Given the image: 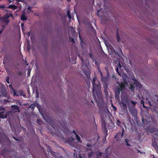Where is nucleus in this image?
Here are the masks:
<instances>
[{"label":"nucleus","instance_id":"nucleus-1","mask_svg":"<svg viewBox=\"0 0 158 158\" xmlns=\"http://www.w3.org/2000/svg\"><path fill=\"white\" fill-rule=\"evenodd\" d=\"M97 78L96 77H95L93 79L92 81V83L93 88L92 90L93 95L95 96V93L96 94L97 97H100L101 96V85L100 83L97 81L96 82Z\"/></svg>","mask_w":158,"mask_h":158},{"label":"nucleus","instance_id":"nucleus-2","mask_svg":"<svg viewBox=\"0 0 158 158\" xmlns=\"http://www.w3.org/2000/svg\"><path fill=\"white\" fill-rule=\"evenodd\" d=\"M117 84L118 85V87L116 88L115 91V97L119 98V95L120 92H123L126 88L125 85L122 82L120 83L117 82Z\"/></svg>","mask_w":158,"mask_h":158},{"label":"nucleus","instance_id":"nucleus-3","mask_svg":"<svg viewBox=\"0 0 158 158\" xmlns=\"http://www.w3.org/2000/svg\"><path fill=\"white\" fill-rule=\"evenodd\" d=\"M11 112L7 111L4 108L0 106V118L4 119L7 118V116Z\"/></svg>","mask_w":158,"mask_h":158},{"label":"nucleus","instance_id":"nucleus-4","mask_svg":"<svg viewBox=\"0 0 158 158\" xmlns=\"http://www.w3.org/2000/svg\"><path fill=\"white\" fill-rule=\"evenodd\" d=\"M98 106L99 109L101 110L103 109L104 110L109 111L106 103L104 102L103 100L101 101V103L98 102Z\"/></svg>","mask_w":158,"mask_h":158},{"label":"nucleus","instance_id":"nucleus-5","mask_svg":"<svg viewBox=\"0 0 158 158\" xmlns=\"http://www.w3.org/2000/svg\"><path fill=\"white\" fill-rule=\"evenodd\" d=\"M13 17V15L12 14H10V15H6L4 16L2 18V21L3 22L6 23V25H7L10 22L9 18L10 17Z\"/></svg>","mask_w":158,"mask_h":158},{"label":"nucleus","instance_id":"nucleus-6","mask_svg":"<svg viewBox=\"0 0 158 158\" xmlns=\"http://www.w3.org/2000/svg\"><path fill=\"white\" fill-rule=\"evenodd\" d=\"M136 103L137 102L136 101L134 102L131 100L127 104L128 109H130V108H132L135 107Z\"/></svg>","mask_w":158,"mask_h":158},{"label":"nucleus","instance_id":"nucleus-7","mask_svg":"<svg viewBox=\"0 0 158 158\" xmlns=\"http://www.w3.org/2000/svg\"><path fill=\"white\" fill-rule=\"evenodd\" d=\"M130 112L131 113L132 116L135 117L137 114V110L135 107L133 108H130L129 109Z\"/></svg>","mask_w":158,"mask_h":158},{"label":"nucleus","instance_id":"nucleus-8","mask_svg":"<svg viewBox=\"0 0 158 158\" xmlns=\"http://www.w3.org/2000/svg\"><path fill=\"white\" fill-rule=\"evenodd\" d=\"M13 89V90L14 96H19V95H23V96H25V95H23V91L22 90H20L17 92H16L14 89Z\"/></svg>","mask_w":158,"mask_h":158},{"label":"nucleus","instance_id":"nucleus-9","mask_svg":"<svg viewBox=\"0 0 158 158\" xmlns=\"http://www.w3.org/2000/svg\"><path fill=\"white\" fill-rule=\"evenodd\" d=\"M123 130L121 133H117L114 136V138L116 139L118 141L120 138L121 139L123 136L124 133V129L123 128Z\"/></svg>","mask_w":158,"mask_h":158},{"label":"nucleus","instance_id":"nucleus-10","mask_svg":"<svg viewBox=\"0 0 158 158\" xmlns=\"http://www.w3.org/2000/svg\"><path fill=\"white\" fill-rule=\"evenodd\" d=\"M107 76L106 77L101 76L102 80L104 82H106L108 81L109 77L110 75V73L108 71H107Z\"/></svg>","mask_w":158,"mask_h":158},{"label":"nucleus","instance_id":"nucleus-11","mask_svg":"<svg viewBox=\"0 0 158 158\" xmlns=\"http://www.w3.org/2000/svg\"><path fill=\"white\" fill-rule=\"evenodd\" d=\"M121 102H125L127 104L128 102L131 100L130 99H129L127 96H124L123 97H121Z\"/></svg>","mask_w":158,"mask_h":158},{"label":"nucleus","instance_id":"nucleus-12","mask_svg":"<svg viewBox=\"0 0 158 158\" xmlns=\"http://www.w3.org/2000/svg\"><path fill=\"white\" fill-rule=\"evenodd\" d=\"M81 60L82 62V64L83 67H87L89 65L88 60H84L83 58H81Z\"/></svg>","mask_w":158,"mask_h":158},{"label":"nucleus","instance_id":"nucleus-13","mask_svg":"<svg viewBox=\"0 0 158 158\" xmlns=\"http://www.w3.org/2000/svg\"><path fill=\"white\" fill-rule=\"evenodd\" d=\"M132 80L134 82V84L135 85L136 87L140 88L142 86L141 84L136 80L134 78H132Z\"/></svg>","mask_w":158,"mask_h":158},{"label":"nucleus","instance_id":"nucleus-14","mask_svg":"<svg viewBox=\"0 0 158 158\" xmlns=\"http://www.w3.org/2000/svg\"><path fill=\"white\" fill-rule=\"evenodd\" d=\"M120 105L122 107H123V110L124 111H127V104L126 103H125V102H121L120 103Z\"/></svg>","mask_w":158,"mask_h":158},{"label":"nucleus","instance_id":"nucleus-15","mask_svg":"<svg viewBox=\"0 0 158 158\" xmlns=\"http://www.w3.org/2000/svg\"><path fill=\"white\" fill-rule=\"evenodd\" d=\"M108 131L107 129L106 128V126H105V127L104 129V130L103 131V133L104 134V140H106V137L108 135Z\"/></svg>","mask_w":158,"mask_h":158},{"label":"nucleus","instance_id":"nucleus-16","mask_svg":"<svg viewBox=\"0 0 158 158\" xmlns=\"http://www.w3.org/2000/svg\"><path fill=\"white\" fill-rule=\"evenodd\" d=\"M1 93L3 95V96L6 97L7 96V93L6 90L4 89H2L1 90Z\"/></svg>","mask_w":158,"mask_h":158},{"label":"nucleus","instance_id":"nucleus-17","mask_svg":"<svg viewBox=\"0 0 158 158\" xmlns=\"http://www.w3.org/2000/svg\"><path fill=\"white\" fill-rule=\"evenodd\" d=\"M85 74L86 75L88 78H90V72L89 71H84Z\"/></svg>","mask_w":158,"mask_h":158},{"label":"nucleus","instance_id":"nucleus-18","mask_svg":"<svg viewBox=\"0 0 158 158\" xmlns=\"http://www.w3.org/2000/svg\"><path fill=\"white\" fill-rule=\"evenodd\" d=\"M21 19L23 21L26 20L27 19V17L25 15L24 13H23L22 14L21 16Z\"/></svg>","mask_w":158,"mask_h":158},{"label":"nucleus","instance_id":"nucleus-19","mask_svg":"<svg viewBox=\"0 0 158 158\" xmlns=\"http://www.w3.org/2000/svg\"><path fill=\"white\" fill-rule=\"evenodd\" d=\"M135 88V86L133 84H131L130 85V87H129V89H130L131 92H134Z\"/></svg>","mask_w":158,"mask_h":158},{"label":"nucleus","instance_id":"nucleus-20","mask_svg":"<svg viewBox=\"0 0 158 158\" xmlns=\"http://www.w3.org/2000/svg\"><path fill=\"white\" fill-rule=\"evenodd\" d=\"M8 7L13 10H15L17 8V6L15 5H10L8 6Z\"/></svg>","mask_w":158,"mask_h":158},{"label":"nucleus","instance_id":"nucleus-21","mask_svg":"<svg viewBox=\"0 0 158 158\" xmlns=\"http://www.w3.org/2000/svg\"><path fill=\"white\" fill-rule=\"evenodd\" d=\"M11 107L15 109L18 110L19 112H20L19 107L17 105H13L11 106Z\"/></svg>","mask_w":158,"mask_h":158},{"label":"nucleus","instance_id":"nucleus-22","mask_svg":"<svg viewBox=\"0 0 158 158\" xmlns=\"http://www.w3.org/2000/svg\"><path fill=\"white\" fill-rule=\"evenodd\" d=\"M116 124L117 125L118 127H121V124L124 125V123H121V122L118 119L117 120V122H116Z\"/></svg>","mask_w":158,"mask_h":158},{"label":"nucleus","instance_id":"nucleus-23","mask_svg":"<svg viewBox=\"0 0 158 158\" xmlns=\"http://www.w3.org/2000/svg\"><path fill=\"white\" fill-rule=\"evenodd\" d=\"M149 130L152 133L153 132H154L156 131V129L154 127L151 128L149 129Z\"/></svg>","mask_w":158,"mask_h":158},{"label":"nucleus","instance_id":"nucleus-24","mask_svg":"<svg viewBox=\"0 0 158 158\" xmlns=\"http://www.w3.org/2000/svg\"><path fill=\"white\" fill-rule=\"evenodd\" d=\"M76 139H77V141L78 142H80L81 143V140L80 137L77 134H76Z\"/></svg>","mask_w":158,"mask_h":158},{"label":"nucleus","instance_id":"nucleus-25","mask_svg":"<svg viewBox=\"0 0 158 158\" xmlns=\"http://www.w3.org/2000/svg\"><path fill=\"white\" fill-rule=\"evenodd\" d=\"M67 14L68 16L69 17V19H70L71 18V16L70 15V12L69 10H68L67 11Z\"/></svg>","mask_w":158,"mask_h":158},{"label":"nucleus","instance_id":"nucleus-26","mask_svg":"<svg viewBox=\"0 0 158 158\" xmlns=\"http://www.w3.org/2000/svg\"><path fill=\"white\" fill-rule=\"evenodd\" d=\"M102 153L101 152H99L97 155V158H100L102 156Z\"/></svg>","mask_w":158,"mask_h":158},{"label":"nucleus","instance_id":"nucleus-27","mask_svg":"<svg viewBox=\"0 0 158 158\" xmlns=\"http://www.w3.org/2000/svg\"><path fill=\"white\" fill-rule=\"evenodd\" d=\"M37 123L38 124L41 125L42 123V122L40 119H38L37 120Z\"/></svg>","mask_w":158,"mask_h":158},{"label":"nucleus","instance_id":"nucleus-28","mask_svg":"<svg viewBox=\"0 0 158 158\" xmlns=\"http://www.w3.org/2000/svg\"><path fill=\"white\" fill-rule=\"evenodd\" d=\"M116 36H117V40L118 42H119L120 41V38L119 37V36L118 34L117 33H116Z\"/></svg>","mask_w":158,"mask_h":158},{"label":"nucleus","instance_id":"nucleus-29","mask_svg":"<svg viewBox=\"0 0 158 158\" xmlns=\"http://www.w3.org/2000/svg\"><path fill=\"white\" fill-rule=\"evenodd\" d=\"M5 26L4 25H2L1 26V28L0 29V31H1V32H2L3 30L5 28Z\"/></svg>","mask_w":158,"mask_h":158},{"label":"nucleus","instance_id":"nucleus-30","mask_svg":"<svg viewBox=\"0 0 158 158\" xmlns=\"http://www.w3.org/2000/svg\"><path fill=\"white\" fill-rule=\"evenodd\" d=\"M69 40L70 42H72L73 43H75L74 40V39L73 38H72L71 36H69Z\"/></svg>","mask_w":158,"mask_h":158},{"label":"nucleus","instance_id":"nucleus-31","mask_svg":"<svg viewBox=\"0 0 158 158\" xmlns=\"http://www.w3.org/2000/svg\"><path fill=\"white\" fill-rule=\"evenodd\" d=\"M93 154V152H89L88 153V155L89 157H91L92 156Z\"/></svg>","mask_w":158,"mask_h":158},{"label":"nucleus","instance_id":"nucleus-32","mask_svg":"<svg viewBox=\"0 0 158 158\" xmlns=\"http://www.w3.org/2000/svg\"><path fill=\"white\" fill-rule=\"evenodd\" d=\"M35 107V105L34 104H32L30 105V107L33 110L34 109Z\"/></svg>","mask_w":158,"mask_h":158},{"label":"nucleus","instance_id":"nucleus-33","mask_svg":"<svg viewBox=\"0 0 158 158\" xmlns=\"http://www.w3.org/2000/svg\"><path fill=\"white\" fill-rule=\"evenodd\" d=\"M104 92L106 96H107L108 95V92L107 90V89H104Z\"/></svg>","mask_w":158,"mask_h":158},{"label":"nucleus","instance_id":"nucleus-34","mask_svg":"<svg viewBox=\"0 0 158 158\" xmlns=\"http://www.w3.org/2000/svg\"><path fill=\"white\" fill-rule=\"evenodd\" d=\"M49 152L50 153H51L52 155L55 157L54 156L55 153L53 152L52 149L49 150Z\"/></svg>","mask_w":158,"mask_h":158},{"label":"nucleus","instance_id":"nucleus-35","mask_svg":"<svg viewBox=\"0 0 158 158\" xmlns=\"http://www.w3.org/2000/svg\"><path fill=\"white\" fill-rule=\"evenodd\" d=\"M98 69L99 72L100 73V75H101V76H102L103 75L102 73V72L101 71L100 69H99V67L98 66Z\"/></svg>","mask_w":158,"mask_h":158},{"label":"nucleus","instance_id":"nucleus-36","mask_svg":"<svg viewBox=\"0 0 158 158\" xmlns=\"http://www.w3.org/2000/svg\"><path fill=\"white\" fill-rule=\"evenodd\" d=\"M104 89H108V85L106 84H105L103 86Z\"/></svg>","mask_w":158,"mask_h":158},{"label":"nucleus","instance_id":"nucleus-37","mask_svg":"<svg viewBox=\"0 0 158 158\" xmlns=\"http://www.w3.org/2000/svg\"><path fill=\"white\" fill-rule=\"evenodd\" d=\"M6 81L8 84H9L10 83L9 81V77L8 76H7L6 77Z\"/></svg>","mask_w":158,"mask_h":158},{"label":"nucleus","instance_id":"nucleus-38","mask_svg":"<svg viewBox=\"0 0 158 158\" xmlns=\"http://www.w3.org/2000/svg\"><path fill=\"white\" fill-rule=\"evenodd\" d=\"M5 7V6L4 5H0V9H4Z\"/></svg>","mask_w":158,"mask_h":158},{"label":"nucleus","instance_id":"nucleus-39","mask_svg":"<svg viewBox=\"0 0 158 158\" xmlns=\"http://www.w3.org/2000/svg\"><path fill=\"white\" fill-rule=\"evenodd\" d=\"M77 156H76L75 157V158H82L80 154L78 155Z\"/></svg>","mask_w":158,"mask_h":158},{"label":"nucleus","instance_id":"nucleus-40","mask_svg":"<svg viewBox=\"0 0 158 158\" xmlns=\"http://www.w3.org/2000/svg\"><path fill=\"white\" fill-rule=\"evenodd\" d=\"M89 57H91V58H92L93 57V56L92 54V53H89Z\"/></svg>","mask_w":158,"mask_h":158},{"label":"nucleus","instance_id":"nucleus-41","mask_svg":"<svg viewBox=\"0 0 158 158\" xmlns=\"http://www.w3.org/2000/svg\"><path fill=\"white\" fill-rule=\"evenodd\" d=\"M30 72H31L30 70H28L27 74L28 75V76H30Z\"/></svg>","mask_w":158,"mask_h":158},{"label":"nucleus","instance_id":"nucleus-42","mask_svg":"<svg viewBox=\"0 0 158 158\" xmlns=\"http://www.w3.org/2000/svg\"><path fill=\"white\" fill-rule=\"evenodd\" d=\"M152 145L153 146H154V147L155 148L156 146H157V144L156 143H152Z\"/></svg>","mask_w":158,"mask_h":158},{"label":"nucleus","instance_id":"nucleus-43","mask_svg":"<svg viewBox=\"0 0 158 158\" xmlns=\"http://www.w3.org/2000/svg\"><path fill=\"white\" fill-rule=\"evenodd\" d=\"M123 81V82L124 83L126 84V85H127V81H126V80H124Z\"/></svg>","mask_w":158,"mask_h":158},{"label":"nucleus","instance_id":"nucleus-44","mask_svg":"<svg viewBox=\"0 0 158 158\" xmlns=\"http://www.w3.org/2000/svg\"><path fill=\"white\" fill-rule=\"evenodd\" d=\"M128 120L129 121L131 122V117H128Z\"/></svg>","mask_w":158,"mask_h":158},{"label":"nucleus","instance_id":"nucleus-45","mask_svg":"<svg viewBox=\"0 0 158 158\" xmlns=\"http://www.w3.org/2000/svg\"><path fill=\"white\" fill-rule=\"evenodd\" d=\"M144 101L143 100H141V102L140 103L142 105L143 104H144Z\"/></svg>","mask_w":158,"mask_h":158},{"label":"nucleus","instance_id":"nucleus-46","mask_svg":"<svg viewBox=\"0 0 158 158\" xmlns=\"http://www.w3.org/2000/svg\"><path fill=\"white\" fill-rule=\"evenodd\" d=\"M24 23H22L21 24V28L24 27Z\"/></svg>","mask_w":158,"mask_h":158},{"label":"nucleus","instance_id":"nucleus-47","mask_svg":"<svg viewBox=\"0 0 158 158\" xmlns=\"http://www.w3.org/2000/svg\"><path fill=\"white\" fill-rule=\"evenodd\" d=\"M18 74L19 75H21L22 74V72L21 71H19L18 73Z\"/></svg>","mask_w":158,"mask_h":158},{"label":"nucleus","instance_id":"nucleus-48","mask_svg":"<svg viewBox=\"0 0 158 158\" xmlns=\"http://www.w3.org/2000/svg\"><path fill=\"white\" fill-rule=\"evenodd\" d=\"M116 71L118 73V67H117L116 69Z\"/></svg>","mask_w":158,"mask_h":158},{"label":"nucleus","instance_id":"nucleus-49","mask_svg":"<svg viewBox=\"0 0 158 158\" xmlns=\"http://www.w3.org/2000/svg\"><path fill=\"white\" fill-rule=\"evenodd\" d=\"M86 145L87 146L89 147H91V144H88V143Z\"/></svg>","mask_w":158,"mask_h":158},{"label":"nucleus","instance_id":"nucleus-50","mask_svg":"<svg viewBox=\"0 0 158 158\" xmlns=\"http://www.w3.org/2000/svg\"><path fill=\"white\" fill-rule=\"evenodd\" d=\"M25 63L27 65H28L29 64L28 63H27V62L26 60L25 61Z\"/></svg>","mask_w":158,"mask_h":158},{"label":"nucleus","instance_id":"nucleus-51","mask_svg":"<svg viewBox=\"0 0 158 158\" xmlns=\"http://www.w3.org/2000/svg\"><path fill=\"white\" fill-rule=\"evenodd\" d=\"M31 7H30L29 6H28V10H30V11H31Z\"/></svg>","mask_w":158,"mask_h":158},{"label":"nucleus","instance_id":"nucleus-52","mask_svg":"<svg viewBox=\"0 0 158 158\" xmlns=\"http://www.w3.org/2000/svg\"><path fill=\"white\" fill-rule=\"evenodd\" d=\"M9 3L11 2L13 0H7Z\"/></svg>","mask_w":158,"mask_h":158},{"label":"nucleus","instance_id":"nucleus-53","mask_svg":"<svg viewBox=\"0 0 158 158\" xmlns=\"http://www.w3.org/2000/svg\"><path fill=\"white\" fill-rule=\"evenodd\" d=\"M125 141L126 143H128V140L127 139H125Z\"/></svg>","mask_w":158,"mask_h":158},{"label":"nucleus","instance_id":"nucleus-54","mask_svg":"<svg viewBox=\"0 0 158 158\" xmlns=\"http://www.w3.org/2000/svg\"><path fill=\"white\" fill-rule=\"evenodd\" d=\"M73 133H74V134H75V135H76V134H77L74 131H73Z\"/></svg>","mask_w":158,"mask_h":158},{"label":"nucleus","instance_id":"nucleus-55","mask_svg":"<svg viewBox=\"0 0 158 158\" xmlns=\"http://www.w3.org/2000/svg\"><path fill=\"white\" fill-rule=\"evenodd\" d=\"M28 36H29L30 34V32H28L27 33Z\"/></svg>","mask_w":158,"mask_h":158},{"label":"nucleus","instance_id":"nucleus-56","mask_svg":"<svg viewBox=\"0 0 158 158\" xmlns=\"http://www.w3.org/2000/svg\"><path fill=\"white\" fill-rule=\"evenodd\" d=\"M52 127H53V129H54V130H55V127H54V126H53V125H52Z\"/></svg>","mask_w":158,"mask_h":158},{"label":"nucleus","instance_id":"nucleus-57","mask_svg":"<svg viewBox=\"0 0 158 158\" xmlns=\"http://www.w3.org/2000/svg\"><path fill=\"white\" fill-rule=\"evenodd\" d=\"M101 118V119H102V122L103 123V122H104V121H103V120L102 118Z\"/></svg>","mask_w":158,"mask_h":158},{"label":"nucleus","instance_id":"nucleus-58","mask_svg":"<svg viewBox=\"0 0 158 158\" xmlns=\"http://www.w3.org/2000/svg\"><path fill=\"white\" fill-rule=\"evenodd\" d=\"M127 146H130V144H129L128 143H127Z\"/></svg>","mask_w":158,"mask_h":158},{"label":"nucleus","instance_id":"nucleus-59","mask_svg":"<svg viewBox=\"0 0 158 158\" xmlns=\"http://www.w3.org/2000/svg\"><path fill=\"white\" fill-rule=\"evenodd\" d=\"M142 105H143V107L144 108H145V107H145V106H144V104H143Z\"/></svg>","mask_w":158,"mask_h":158},{"label":"nucleus","instance_id":"nucleus-60","mask_svg":"<svg viewBox=\"0 0 158 158\" xmlns=\"http://www.w3.org/2000/svg\"><path fill=\"white\" fill-rule=\"evenodd\" d=\"M156 135L157 137H158V134H156Z\"/></svg>","mask_w":158,"mask_h":158},{"label":"nucleus","instance_id":"nucleus-61","mask_svg":"<svg viewBox=\"0 0 158 158\" xmlns=\"http://www.w3.org/2000/svg\"><path fill=\"white\" fill-rule=\"evenodd\" d=\"M119 67H121V65L120 64H119Z\"/></svg>","mask_w":158,"mask_h":158},{"label":"nucleus","instance_id":"nucleus-62","mask_svg":"<svg viewBox=\"0 0 158 158\" xmlns=\"http://www.w3.org/2000/svg\"><path fill=\"white\" fill-rule=\"evenodd\" d=\"M24 27L22 28V30L23 31Z\"/></svg>","mask_w":158,"mask_h":158},{"label":"nucleus","instance_id":"nucleus-63","mask_svg":"<svg viewBox=\"0 0 158 158\" xmlns=\"http://www.w3.org/2000/svg\"><path fill=\"white\" fill-rule=\"evenodd\" d=\"M14 138L16 140H18L17 139H16L15 138V137Z\"/></svg>","mask_w":158,"mask_h":158},{"label":"nucleus","instance_id":"nucleus-64","mask_svg":"<svg viewBox=\"0 0 158 158\" xmlns=\"http://www.w3.org/2000/svg\"><path fill=\"white\" fill-rule=\"evenodd\" d=\"M142 121H143V122H144V119H142Z\"/></svg>","mask_w":158,"mask_h":158}]
</instances>
